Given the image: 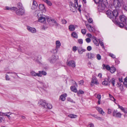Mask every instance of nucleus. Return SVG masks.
I'll list each match as a JSON object with an SVG mask.
<instances>
[{"mask_svg":"<svg viewBox=\"0 0 127 127\" xmlns=\"http://www.w3.org/2000/svg\"><path fill=\"white\" fill-rule=\"evenodd\" d=\"M110 72L112 73H114L116 70V68L114 67H112L109 70Z\"/></svg>","mask_w":127,"mask_h":127,"instance_id":"obj_30","label":"nucleus"},{"mask_svg":"<svg viewBox=\"0 0 127 127\" xmlns=\"http://www.w3.org/2000/svg\"><path fill=\"white\" fill-rule=\"evenodd\" d=\"M84 93V92L81 90H80L78 92H77V93L78 94H83Z\"/></svg>","mask_w":127,"mask_h":127,"instance_id":"obj_45","label":"nucleus"},{"mask_svg":"<svg viewBox=\"0 0 127 127\" xmlns=\"http://www.w3.org/2000/svg\"><path fill=\"white\" fill-rule=\"evenodd\" d=\"M93 42L96 46H99V44L98 42L96 39H95L93 40Z\"/></svg>","mask_w":127,"mask_h":127,"instance_id":"obj_40","label":"nucleus"},{"mask_svg":"<svg viewBox=\"0 0 127 127\" xmlns=\"http://www.w3.org/2000/svg\"><path fill=\"white\" fill-rule=\"evenodd\" d=\"M112 112V111L111 109H108V114H110Z\"/></svg>","mask_w":127,"mask_h":127,"instance_id":"obj_60","label":"nucleus"},{"mask_svg":"<svg viewBox=\"0 0 127 127\" xmlns=\"http://www.w3.org/2000/svg\"><path fill=\"white\" fill-rule=\"evenodd\" d=\"M58 58V57L57 55H53L52 56V58L50 60V62L52 63H54Z\"/></svg>","mask_w":127,"mask_h":127,"instance_id":"obj_9","label":"nucleus"},{"mask_svg":"<svg viewBox=\"0 0 127 127\" xmlns=\"http://www.w3.org/2000/svg\"><path fill=\"white\" fill-rule=\"evenodd\" d=\"M39 9L41 10H45V6L43 4H41L39 5Z\"/></svg>","mask_w":127,"mask_h":127,"instance_id":"obj_29","label":"nucleus"},{"mask_svg":"<svg viewBox=\"0 0 127 127\" xmlns=\"http://www.w3.org/2000/svg\"><path fill=\"white\" fill-rule=\"evenodd\" d=\"M46 17H45V20H47V21L49 22H51V20H52V19H51L49 18L48 17H47L46 16Z\"/></svg>","mask_w":127,"mask_h":127,"instance_id":"obj_43","label":"nucleus"},{"mask_svg":"<svg viewBox=\"0 0 127 127\" xmlns=\"http://www.w3.org/2000/svg\"><path fill=\"white\" fill-rule=\"evenodd\" d=\"M41 57L40 56H38L35 58V60L36 62L38 64L40 63L41 61Z\"/></svg>","mask_w":127,"mask_h":127,"instance_id":"obj_16","label":"nucleus"},{"mask_svg":"<svg viewBox=\"0 0 127 127\" xmlns=\"http://www.w3.org/2000/svg\"><path fill=\"white\" fill-rule=\"evenodd\" d=\"M73 51L75 52L77 50H78V48L76 46H74L73 47Z\"/></svg>","mask_w":127,"mask_h":127,"instance_id":"obj_47","label":"nucleus"},{"mask_svg":"<svg viewBox=\"0 0 127 127\" xmlns=\"http://www.w3.org/2000/svg\"><path fill=\"white\" fill-rule=\"evenodd\" d=\"M67 95L65 94L62 95L60 97V99L62 101H64L65 99V97L67 96Z\"/></svg>","mask_w":127,"mask_h":127,"instance_id":"obj_18","label":"nucleus"},{"mask_svg":"<svg viewBox=\"0 0 127 127\" xmlns=\"http://www.w3.org/2000/svg\"><path fill=\"white\" fill-rule=\"evenodd\" d=\"M87 36L90 38H91L92 37V35L90 33L87 34Z\"/></svg>","mask_w":127,"mask_h":127,"instance_id":"obj_61","label":"nucleus"},{"mask_svg":"<svg viewBox=\"0 0 127 127\" xmlns=\"http://www.w3.org/2000/svg\"><path fill=\"white\" fill-rule=\"evenodd\" d=\"M86 56L89 59H92L94 58L95 56L94 54L91 53H87Z\"/></svg>","mask_w":127,"mask_h":127,"instance_id":"obj_15","label":"nucleus"},{"mask_svg":"<svg viewBox=\"0 0 127 127\" xmlns=\"http://www.w3.org/2000/svg\"><path fill=\"white\" fill-rule=\"evenodd\" d=\"M45 2L49 6H51L52 5V3L51 2L48 0Z\"/></svg>","mask_w":127,"mask_h":127,"instance_id":"obj_48","label":"nucleus"},{"mask_svg":"<svg viewBox=\"0 0 127 127\" xmlns=\"http://www.w3.org/2000/svg\"><path fill=\"white\" fill-rule=\"evenodd\" d=\"M6 9L7 10H15L17 9V8L16 7H5Z\"/></svg>","mask_w":127,"mask_h":127,"instance_id":"obj_33","label":"nucleus"},{"mask_svg":"<svg viewBox=\"0 0 127 127\" xmlns=\"http://www.w3.org/2000/svg\"><path fill=\"white\" fill-rule=\"evenodd\" d=\"M86 26L87 29L89 30L90 32H95V27H92L90 25L87 24H85Z\"/></svg>","mask_w":127,"mask_h":127,"instance_id":"obj_7","label":"nucleus"},{"mask_svg":"<svg viewBox=\"0 0 127 127\" xmlns=\"http://www.w3.org/2000/svg\"><path fill=\"white\" fill-rule=\"evenodd\" d=\"M109 55L113 58L114 59L115 58V56L112 54H110Z\"/></svg>","mask_w":127,"mask_h":127,"instance_id":"obj_53","label":"nucleus"},{"mask_svg":"<svg viewBox=\"0 0 127 127\" xmlns=\"http://www.w3.org/2000/svg\"><path fill=\"white\" fill-rule=\"evenodd\" d=\"M102 66L103 67V69H104L106 68L107 70H110L111 67H110V66L108 65H106L105 64H103L102 65Z\"/></svg>","mask_w":127,"mask_h":127,"instance_id":"obj_25","label":"nucleus"},{"mask_svg":"<svg viewBox=\"0 0 127 127\" xmlns=\"http://www.w3.org/2000/svg\"><path fill=\"white\" fill-rule=\"evenodd\" d=\"M67 100L68 101L71 102H73V100L71 99L70 98H67Z\"/></svg>","mask_w":127,"mask_h":127,"instance_id":"obj_54","label":"nucleus"},{"mask_svg":"<svg viewBox=\"0 0 127 127\" xmlns=\"http://www.w3.org/2000/svg\"><path fill=\"white\" fill-rule=\"evenodd\" d=\"M119 18L120 22L118 23V26L121 28L125 27L127 24V17L124 15H122L120 16Z\"/></svg>","mask_w":127,"mask_h":127,"instance_id":"obj_3","label":"nucleus"},{"mask_svg":"<svg viewBox=\"0 0 127 127\" xmlns=\"http://www.w3.org/2000/svg\"><path fill=\"white\" fill-rule=\"evenodd\" d=\"M94 84L96 85L98 84L97 82V81L96 78L95 77H93L92 78V80L91 83V85L92 86H93Z\"/></svg>","mask_w":127,"mask_h":127,"instance_id":"obj_10","label":"nucleus"},{"mask_svg":"<svg viewBox=\"0 0 127 127\" xmlns=\"http://www.w3.org/2000/svg\"><path fill=\"white\" fill-rule=\"evenodd\" d=\"M83 40L82 39H78L77 40V42L80 45L82 44L83 43Z\"/></svg>","mask_w":127,"mask_h":127,"instance_id":"obj_39","label":"nucleus"},{"mask_svg":"<svg viewBox=\"0 0 127 127\" xmlns=\"http://www.w3.org/2000/svg\"><path fill=\"white\" fill-rule=\"evenodd\" d=\"M94 126V125L93 123H91L89 124L88 126V127H92Z\"/></svg>","mask_w":127,"mask_h":127,"instance_id":"obj_56","label":"nucleus"},{"mask_svg":"<svg viewBox=\"0 0 127 127\" xmlns=\"http://www.w3.org/2000/svg\"><path fill=\"white\" fill-rule=\"evenodd\" d=\"M27 29L29 31L32 33H35L36 32V30L34 28L31 27L29 26H27Z\"/></svg>","mask_w":127,"mask_h":127,"instance_id":"obj_13","label":"nucleus"},{"mask_svg":"<svg viewBox=\"0 0 127 127\" xmlns=\"http://www.w3.org/2000/svg\"><path fill=\"white\" fill-rule=\"evenodd\" d=\"M121 1L120 0H114L113 5L115 8H117L120 7L121 5Z\"/></svg>","mask_w":127,"mask_h":127,"instance_id":"obj_5","label":"nucleus"},{"mask_svg":"<svg viewBox=\"0 0 127 127\" xmlns=\"http://www.w3.org/2000/svg\"><path fill=\"white\" fill-rule=\"evenodd\" d=\"M56 47L59 48L61 45L60 41L59 40H57L56 42Z\"/></svg>","mask_w":127,"mask_h":127,"instance_id":"obj_27","label":"nucleus"},{"mask_svg":"<svg viewBox=\"0 0 127 127\" xmlns=\"http://www.w3.org/2000/svg\"><path fill=\"white\" fill-rule=\"evenodd\" d=\"M93 21L92 19L91 18H89L88 19V22L90 23H92Z\"/></svg>","mask_w":127,"mask_h":127,"instance_id":"obj_57","label":"nucleus"},{"mask_svg":"<svg viewBox=\"0 0 127 127\" xmlns=\"http://www.w3.org/2000/svg\"><path fill=\"white\" fill-rule=\"evenodd\" d=\"M53 25H55L56 26H58V24L57 23L56 20L54 19L51 20V22L50 23Z\"/></svg>","mask_w":127,"mask_h":127,"instance_id":"obj_24","label":"nucleus"},{"mask_svg":"<svg viewBox=\"0 0 127 127\" xmlns=\"http://www.w3.org/2000/svg\"><path fill=\"white\" fill-rule=\"evenodd\" d=\"M123 112L125 113H127V108H124Z\"/></svg>","mask_w":127,"mask_h":127,"instance_id":"obj_62","label":"nucleus"},{"mask_svg":"<svg viewBox=\"0 0 127 127\" xmlns=\"http://www.w3.org/2000/svg\"><path fill=\"white\" fill-rule=\"evenodd\" d=\"M77 1V0H74V4L73 3L71 2H70V6L73 7L74 8H77L78 6Z\"/></svg>","mask_w":127,"mask_h":127,"instance_id":"obj_11","label":"nucleus"},{"mask_svg":"<svg viewBox=\"0 0 127 127\" xmlns=\"http://www.w3.org/2000/svg\"><path fill=\"white\" fill-rule=\"evenodd\" d=\"M67 65L73 68L75 67V63L74 61H69L67 63Z\"/></svg>","mask_w":127,"mask_h":127,"instance_id":"obj_12","label":"nucleus"},{"mask_svg":"<svg viewBox=\"0 0 127 127\" xmlns=\"http://www.w3.org/2000/svg\"><path fill=\"white\" fill-rule=\"evenodd\" d=\"M96 97L98 99V101L97 102V103L98 104H100L101 98V95L100 94H98Z\"/></svg>","mask_w":127,"mask_h":127,"instance_id":"obj_22","label":"nucleus"},{"mask_svg":"<svg viewBox=\"0 0 127 127\" xmlns=\"http://www.w3.org/2000/svg\"><path fill=\"white\" fill-rule=\"evenodd\" d=\"M58 48L56 47L55 48L52 49L51 51V52L54 53H58Z\"/></svg>","mask_w":127,"mask_h":127,"instance_id":"obj_35","label":"nucleus"},{"mask_svg":"<svg viewBox=\"0 0 127 127\" xmlns=\"http://www.w3.org/2000/svg\"><path fill=\"white\" fill-rule=\"evenodd\" d=\"M86 41L88 43H89L91 41V39L89 38H87L86 39Z\"/></svg>","mask_w":127,"mask_h":127,"instance_id":"obj_51","label":"nucleus"},{"mask_svg":"<svg viewBox=\"0 0 127 127\" xmlns=\"http://www.w3.org/2000/svg\"><path fill=\"white\" fill-rule=\"evenodd\" d=\"M37 6L38 4L34 0H33L32 8L33 9H35Z\"/></svg>","mask_w":127,"mask_h":127,"instance_id":"obj_20","label":"nucleus"},{"mask_svg":"<svg viewBox=\"0 0 127 127\" xmlns=\"http://www.w3.org/2000/svg\"><path fill=\"white\" fill-rule=\"evenodd\" d=\"M83 83H84L83 80H80V81H79V84L80 85H82L83 84Z\"/></svg>","mask_w":127,"mask_h":127,"instance_id":"obj_55","label":"nucleus"},{"mask_svg":"<svg viewBox=\"0 0 127 127\" xmlns=\"http://www.w3.org/2000/svg\"><path fill=\"white\" fill-rule=\"evenodd\" d=\"M118 13L117 10H114L112 11L110 10L107 11L106 14L108 17L112 19H116V17L118 15Z\"/></svg>","mask_w":127,"mask_h":127,"instance_id":"obj_1","label":"nucleus"},{"mask_svg":"<svg viewBox=\"0 0 127 127\" xmlns=\"http://www.w3.org/2000/svg\"><path fill=\"white\" fill-rule=\"evenodd\" d=\"M78 53L80 54H81L83 53V52H85L86 50L83 49L81 47H78Z\"/></svg>","mask_w":127,"mask_h":127,"instance_id":"obj_17","label":"nucleus"},{"mask_svg":"<svg viewBox=\"0 0 127 127\" xmlns=\"http://www.w3.org/2000/svg\"><path fill=\"white\" fill-rule=\"evenodd\" d=\"M98 6L99 8L102 10H104L105 8V6L102 1V2L99 4Z\"/></svg>","mask_w":127,"mask_h":127,"instance_id":"obj_14","label":"nucleus"},{"mask_svg":"<svg viewBox=\"0 0 127 127\" xmlns=\"http://www.w3.org/2000/svg\"><path fill=\"white\" fill-rule=\"evenodd\" d=\"M10 113V112H8L7 113H2V114H2V116H8V115H7V114H9Z\"/></svg>","mask_w":127,"mask_h":127,"instance_id":"obj_49","label":"nucleus"},{"mask_svg":"<svg viewBox=\"0 0 127 127\" xmlns=\"http://www.w3.org/2000/svg\"><path fill=\"white\" fill-rule=\"evenodd\" d=\"M118 87L119 88L120 90L121 91H122L123 90V84L121 85V86L120 85V86Z\"/></svg>","mask_w":127,"mask_h":127,"instance_id":"obj_46","label":"nucleus"},{"mask_svg":"<svg viewBox=\"0 0 127 127\" xmlns=\"http://www.w3.org/2000/svg\"><path fill=\"white\" fill-rule=\"evenodd\" d=\"M122 84H121V83L120 82H118L117 83V87H119V86H121V85H122Z\"/></svg>","mask_w":127,"mask_h":127,"instance_id":"obj_63","label":"nucleus"},{"mask_svg":"<svg viewBox=\"0 0 127 127\" xmlns=\"http://www.w3.org/2000/svg\"><path fill=\"white\" fill-rule=\"evenodd\" d=\"M61 22L62 23L64 24H65L67 22L66 21L65 19L62 20Z\"/></svg>","mask_w":127,"mask_h":127,"instance_id":"obj_50","label":"nucleus"},{"mask_svg":"<svg viewBox=\"0 0 127 127\" xmlns=\"http://www.w3.org/2000/svg\"><path fill=\"white\" fill-rule=\"evenodd\" d=\"M123 8L125 10L127 11V4L124 5Z\"/></svg>","mask_w":127,"mask_h":127,"instance_id":"obj_58","label":"nucleus"},{"mask_svg":"<svg viewBox=\"0 0 127 127\" xmlns=\"http://www.w3.org/2000/svg\"><path fill=\"white\" fill-rule=\"evenodd\" d=\"M86 30L85 29H83L81 30V32L82 33L83 35L86 34Z\"/></svg>","mask_w":127,"mask_h":127,"instance_id":"obj_41","label":"nucleus"},{"mask_svg":"<svg viewBox=\"0 0 127 127\" xmlns=\"http://www.w3.org/2000/svg\"><path fill=\"white\" fill-rule=\"evenodd\" d=\"M5 78L6 80H8L10 79L9 76L7 74H6V75Z\"/></svg>","mask_w":127,"mask_h":127,"instance_id":"obj_59","label":"nucleus"},{"mask_svg":"<svg viewBox=\"0 0 127 127\" xmlns=\"http://www.w3.org/2000/svg\"><path fill=\"white\" fill-rule=\"evenodd\" d=\"M72 36L74 38H78V35L77 33L75 32H73L72 34Z\"/></svg>","mask_w":127,"mask_h":127,"instance_id":"obj_32","label":"nucleus"},{"mask_svg":"<svg viewBox=\"0 0 127 127\" xmlns=\"http://www.w3.org/2000/svg\"><path fill=\"white\" fill-rule=\"evenodd\" d=\"M30 73L31 75L34 76H38L39 77V76H40L41 75L40 74H39V73H36L34 71H31Z\"/></svg>","mask_w":127,"mask_h":127,"instance_id":"obj_19","label":"nucleus"},{"mask_svg":"<svg viewBox=\"0 0 127 127\" xmlns=\"http://www.w3.org/2000/svg\"><path fill=\"white\" fill-rule=\"evenodd\" d=\"M25 13L24 8L19 9L16 11V14L18 15H22Z\"/></svg>","mask_w":127,"mask_h":127,"instance_id":"obj_6","label":"nucleus"},{"mask_svg":"<svg viewBox=\"0 0 127 127\" xmlns=\"http://www.w3.org/2000/svg\"><path fill=\"white\" fill-rule=\"evenodd\" d=\"M109 79L108 77L107 80L106 79L102 83V85H107L109 83Z\"/></svg>","mask_w":127,"mask_h":127,"instance_id":"obj_21","label":"nucleus"},{"mask_svg":"<svg viewBox=\"0 0 127 127\" xmlns=\"http://www.w3.org/2000/svg\"><path fill=\"white\" fill-rule=\"evenodd\" d=\"M109 97L112 100L114 101H116L114 97L112 95L110 94H109Z\"/></svg>","mask_w":127,"mask_h":127,"instance_id":"obj_42","label":"nucleus"},{"mask_svg":"<svg viewBox=\"0 0 127 127\" xmlns=\"http://www.w3.org/2000/svg\"><path fill=\"white\" fill-rule=\"evenodd\" d=\"M98 41L99 42V43L100 44V45L102 46V48H104V44L102 42V40L101 39H99Z\"/></svg>","mask_w":127,"mask_h":127,"instance_id":"obj_34","label":"nucleus"},{"mask_svg":"<svg viewBox=\"0 0 127 127\" xmlns=\"http://www.w3.org/2000/svg\"><path fill=\"white\" fill-rule=\"evenodd\" d=\"M96 108L97 110L99 112L100 114H102L103 113H104V112L103 111V109L101 108L98 107H96Z\"/></svg>","mask_w":127,"mask_h":127,"instance_id":"obj_23","label":"nucleus"},{"mask_svg":"<svg viewBox=\"0 0 127 127\" xmlns=\"http://www.w3.org/2000/svg\"><path fill=\"white\" fill-rule=\"evenodd\" d=\"M70 89L72 91L74 92H76L77 91L76 88L74 86H72L71 87Z\"/></svg>","mask_w":127,"mask_h":127,"instance_id":"obj_37","label":"nucleus"},{"mask_svg":"<svg viewBox=\"0 0 127 127\" xmlns=\"http://www.w3.org/2000/svg\"><path fill=\"white\" fill-rule=\"evenodd\" d=\"M120 108L123 111H124V108L122 106H119Z\"/></svg>","mask_w":127,"mask_h":127,"instance_id":"obj_64","label":"nucleus"},{"mask_svg":"<svg viewBox=\"0 0 127 127\" xmlns=\"http://www.w3.org/2000/svg\"><path fill=\"white\" fill-rule=\"evenodd\" d=\"M68 117L71 118H75L77 117V116L73 114H70L68 116Z\"/></svg>","mask_w":127,"mask_h":127,"instance_id":"obj_38","label":"nucleus"},{"mask_svg":"<svg viewBox=\"0 0 127 127\" xmlns=\"http://www.w3.org/2000/svg\"><path fill=\"white\" fill-rule=\"evenodd\" d=\"M109 82V83H111L112 84L113 86H114L115 83V79L114 78H112Z\"/></svg>","mask_w":127,"mask_h":127,"instance_id":"obj_31","label":"nucleus"},{"mask_svg":"<svg viewBox=\"0 0 127 127\" xmlns=\"http://www.w3.org/2000/svg\"><path fill=\"white\" fill-rule=\"evenodd\" d=\"M39 10H36L35 12V15L36 16H38V20L39 22L41 23H44L45 22V17L46 16L40 14V12Z\"/></svg>","mask_w":127,"mask_h":127,"instance_id":"obj_4","label":"nucleus"},{"mask_svg":"<svg viewBox=\"0 0 127 127\" xmlns=\"http://www.w3.org/2000/svg\"><path fill=\"white\" fill-rule=\"evenodd\" d=\"M113 115L116 117L121 118L122 114L120 112H118L117 111L114 110L113 112Z\"/></svg>","mask_w":127,"mask_h":127,"instance_id":"obj_8","label":"nucleus"},{"mask_svg":"<svg viewBox=\"0 0 127 127\" xmlns=\"http://www.w3.org/2000/svg\"><path fill=\"white\" fill-rule=\"evenodd\" d=\"M92 47L90 46H88L87 48V49L88 51H90L92 50Z\"/></svg>","mask_w":127,"mask_h":127,"instance_id":"obj_52","label":"nucleus"},{"mask_svg":"<svg viewBox=\"0 0 127 127\" xmlns=\"http://www.w3.org/2000/svg\"><path fill=\"white\" fill-rule=\"evenodd\" d=\"M17 7L19 9L24 8L22 4L20 2L18 3L17 4Z\"/></svg>","mask_w":127,"mask_h":127,"instance_id":"obj_36","label":"nucleus"},{"mask_svg":"<svg viewBox=\"0 0 127 127\" xmlns=\"http://www.w3.org/2000/svg\"><path fill=\"white\" fill-rule=\"evenodd\" d=\"M68 28L69 30L71 31H73L75 29V27L74 25H71L69 26Z\"/></svg>","mask_w":127,"mask_h":127,"instance_id":"obj_28","label":"nucleus"},{"mask_svg":"<svg viewBox=\"0 0 127 127\" xmlns=\"http://www.w3.org/2000/svg\"><path fill=\"white\" fill-rule=\"evenodd\" d=\"M39 74H40L41 75L40 76H39V77H41L42 76V74L44 75H46L47 73L46 72L44 71H38Z\"/></svg>","mask_w":127,"mask_h":127,"instance_id":"obj_26","label":"nucleus"},{"mask_svg":"<svg viewBox=\"0 0 127 127\" xmlns=\"http://www.w3.org/2000/svg\"><path fill=\"white\" fill-rule=\"evenodd\" d=\"M96 58L98 60H100L101 59V56L99 54H98L96 55Z\"/></svg>","mask_w":127,"mask_h":127,"instance_id":"obj_44","label":"nucleus"},{"mask_svg":"<svg viewBox=\"0 0 127 127\" xmlns=\"http://www.w3.org/2000/svg\"><path fill=\"white\" fill-rule=\"evenodd\" d=\"M38 104L40 107L46 109H51L52 106L50 104H46L45 101L42 100H40L38 102Z\"/></svg>","mask_w":127,"mask_h":127,"instance_id":"obj_2","label":"nucleus"}]
</instances>
